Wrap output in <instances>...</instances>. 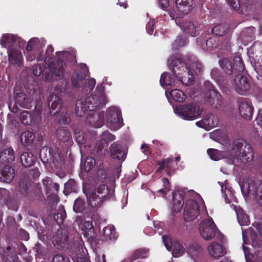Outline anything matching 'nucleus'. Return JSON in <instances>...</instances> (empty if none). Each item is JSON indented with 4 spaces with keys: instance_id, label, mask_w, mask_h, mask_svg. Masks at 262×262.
<instances>
[{
    "instance_id": "f257e3e1",
    "label": "nucleus",
    "mask_w": 262,
    "mask_h": 262,
    "mask_svg": "<svg viewBox=\"0 0 262 262\" xmlns=\"http://www.w3.org/2000/svg\"><path fill=\"white\" fill-rule=\"evenodd\" d=\"M207 154L212 160L218 161L226 158L237 166H241L243 164L251 161L254 156L250 145L242 140L234 141L230 156L228 151H222L214 148L208 149Z\"/></svg>"
},
{
    "instance_id": "f03ea898",
    "label": "nucleus",
    "mask_w": 262,
    "mask_h": 262,
    "mask_svg": "<svg viewBox=\"0 0 262 262\" xmlns=\"http://www.w3.org/2000/svg\"><path fill=\"white\" fill-rule=\"evenodd\" d=\"M53 50L51 46H49L46 50L45 58L46 67L43 73L45 78L52 82L61 79L64 77L66 68L64 59L70 55V53L67 51L57 52V61H53L51 56Z\"/></svg>"
},
{
    "instance_id": "7ed1b4c3",
    "label": "nucleus",
    "mask_w": 262,
    "mask_h": 262,
    "mask_svg": "<svg viewBox=\"0 0 262 262\" xmlns=\"http://www.w3.org/2000/svg\"><path fill=\"white\" fill-rule=\"evenodd\" d=\"M25 44V40L14 34L4 33L0 37V45L7 50L10 64L17 68L23 66V56L20 49Z\"/></svg>"
},
{
    "instance_id": "20e7f679",
    "label": "nucleus",
    "mask_w": 262,
    "mask_h": 262,
    "mask_svg": "<svg viewBox=\"0 0 262 262\" xmlns=\"http://www.w3.org/2000/svg\"><path fill=\"white\" fill-rule=\"evenodd\" d=\"M106 99L102 85H98L93 95L86 98L84 101H78L76 103V113L79 117H83L87 111L93 112L97 108L103 107Z\"/></svg>"
},
{
    "instance_id": "39448f33",
    "label": "nucleus",
    "mask_w": 262,
    "mask_h": 262,
    "mask_svg": "<svg viewBox=\"0 0 262 262\" xmlns=\"http://www.w3.org/2000/svg\"><path fill=\"white\" fill-rule=\"evenodd\" d=\"M83 191L88 204L92 208H97L101 207L105 201L114 199V190L110 189L104 184L100 185L94 189L83 190Z\"/></svg>"
},
{
    "instance_id": "423d86ee",
    "label": "nucleus",
    "mask_w": 262,
    "mask_h": 262,
    "mask_svg": "<svg viewBox=\"0 0 262 262\" xmlns=\"http://www.w3.org/2000/svg\"><path fill=\"white\" fill-rule=\"evenodd\" d=\"M190 196L185 204L184 210V219L188 222L195 219L200 212L207 213L206 208L201 195L193 190L187 192Z\"/></svg>"
},
{
    "instance_id": "0eeeda50",
    "label": "nucleus",
    "mask_w": 262,
    "mask_h": 262,
    "mask_svg": "<svg viewBox=\"0 0 262 262\" xmlns=\"http://www.w3.org/2000/svg\"><path fill=\"white\" fill-rule=\"evenodd\" d=\"M168 64L172 68V71L176 77L183 85H189L193 83L194 76L185 62L178 58L172 60L168 59Z\"/></svg>"
},
{
    "instance_id": "6e6552de",
    "label": "nucleus",
    "mask_w": 262,
    "mask_h": 262,
    "mask_svg": "<svg viewBox=\"0 0 262 262\" xmlns=\"http://www.w3.org/2000/svg\"><path fill=\"white\" fill-rule=\"evenodd\" d=\"M194 7V0H176V7H169L167 12L171 19H174L190 13Z\"/></svg>"
},
{
    "instance_id": "1a4fd4ad",
    "label": "nucleus",
    "mask_w": 262,
    "mask_h": 262,
    "mask_svg": "<svg viewBox=\"0 0 262 262\" xmlns=\"http://www.w3.org/2000/svg\"><path fill=\"white\" fill-rule=\"evenodd\" d=\"M174 113L184 120L196 119L202 113V110L194 103L179 105L173 108Z\"/></svg>"
},
{
    "instance_id": "9d476101",
    "label": "nucleus",
    "mask_w": 262,
    "mask_h": 262,
    "mask_svg": "<svg viewBox=\"0 0 262 262\" xmlns=\"http://www.w3.org/2000/svg\"><path fill=\"white\" fill-rule=\"evenodd\" d=\"M107 126L112 130L119 129L123 125V119L120 110L116 106L108 107L104 114Z\"/></svg>"
},
{
    "instance_id": "9b49d317",
    "label": "nucleus",
    "mask_w": 262,
    "mask_h": 262,
    "mask_svg": "<svg viewBox=\"0 0 262 262\" xmlns=\"http://www.w3.org/2000/svg\"><path fill=\"white\" fill-rule=\"evenodd\" d=\"M204 85L207 91L204 97L205 103L212 106L214 108H219L223 103L222 96L220 93L214 89V88L209 81H205Z\"/></svg>"
},
{
    "instance_id": "f8f14e48",
    "label": "nucleus",
    "mask_w": 262,
    "mask_h": 262,
    "mask_svg": "<svg viewBox=\"0 0 262 262\" xmlns=\"http://www.w3.org/2000/svg\"><path fill=\"white\" fill-rule=\"evenodd\" d=\"M75 223L82 231V234L89 243L92 244L98 243L97 235L94 232L91 221H86L79 216L76 218Z\"/></svg>"
},
{
    "instance_id": "ddd939ff",
    "label": "nucleus",
    "mask_w": 262,
    "mask_h": 262,
    "mask_svg": "<svg viewBox=\"0 0 262 262\" xmlns=\"http://www.w3.org/2000/svg\"><path fill=\"white\" fill-rule=\"evenodd\" d=\"M244 196H248L262 206V183L256 185L254 183H244L241 187Z\"/></svg>"
},
{
    "instance_id": "4468645a",
    "label": "nucleus",
    "mask_w": 262,
    "mask_h": 262,
    "mask_svg": "<svg viewBox=\"0 0 262 262\" xmlns=\"http://www.w3.org/2000/svg\"><path fill=\"white\" fill-rule=\"evenodd\" d=\"M199 231L204 239L209 241L214 237L219 231L213 220L208 217L201 222Z\"/></svg>"
},
{
    "instance_id": "2eb2a0df",
    "label": "nucleus",
    "mask_w": 262,
    "mask_h": 262,
    "mask_svg": "<svg viewBox=\"0 0 262 262\" xmlns=\"http://www.w3.org/2000/svg\"><path fill=\"white\" fill-rule=\"evenodd\" d=\"M255 228L256 232L250 227L247 231H242L243 239L244 244H247L249 237H250L252 241L253 246L257 244V239L260 240L262 237V224L258 223H255L253 224Z\"/></svg>"
},
{
    "instance_id": "dca6fc26",
    "label": "nucleus",
    "mask_w": 262,
    "mask_h": 262,
    "mask_svg": "<svg viewBox=\"0 0 262 262\" xmlns=\"http://www.w3.org/2000/svg\"><path fill=\"white\" fill-rule=\"evenodd\" d=\"M43 185L46 188V194L48 198L53 195L55 201L57 203L59 201L56 193L59 189V186L58 183H54L52 180L49 177H46L42 180Z\"/></svg>"
},
{
    "instance_id": "f3484780",
    "label": "nucleus",
    "mask_w": 262,
    "mask_h": 262,
    "mask_svg": "<svg viewBox=\"0 0 262 262\" xmlns=\"http://www.w3.org/2000/svg\"><path fill=\"white\" fill-rule=\"evenodd\" d=\"M14 99L15 103L21 107L29 109L32 106V99L21 91L14 90Z\"/></svg>"
},
{
    "instance_id": "a211bd4d",
    "label": "nucleus",
    "mask_w": 262,
    "mask_h": 262,
    "mask_svg": "<svg viewBox=\"0 0 262 262\" xmlns=\"http://www.w3.org/2000/svg\"><path fill=\"white\" fill-rule=\"evenodd\" d=\"M196 125L206 130L216 127L219 124V118L212 114L206 115L203 120L195 123Z\"/></svg>"
},
{
    "instance_id": "6ab92c4d",
    "label": "nucleus",
    "mask_w": 262,
    "mask_h": 262,
    "mask_svg": "<svg viewBox=\"0 0 262 262\" xmlns=\"http://www.w3.org/2000/svg\"><path fill=\"white\" fill-rule=\"evenodd\" d=\"M234 84L236 91L241 95H244L250 88V83L247 78L240 74L234 78Z\"/></svg>"
},
{
    "instance_id": "aec40b11",
    "label": "nucleus",
    "mask_w": 262,
    "mask_h": 262,
    "mask_svg": "<svg viewBox=\"0 0 262 262\" xmlns=\"http://www.w3.org/2000/svg\"><path fill=\"white\" fill-rule=\"evenodd\" d=\"M185 193L186 192L184 189H178L173 192V207L171 209L172 213H178L181 211Z\"/></svg>"
},
{
    "instance_id": "412c9836",
    "label": "nucleus",
    "mask_w": 262,
    "mask_h": 262,
    "mask_svg": "<svg viewBox=\"0 0 262 262\" xmlns=\"http://www.w3.org/2000/svg\"><path fill=\"white\" fill-rule=\"evenodd\" d=\"M88 122L95 127H101L104 124V113H90L88 116Z\"/></svg>"
},
{
    "instance_id": "4be33fe9",
    "label": "nucleus",
    "mask_w": 262,
    "mask_h": 262,
    "mask_svg": "<svg viewBox=\"0 0 262 262\" xmlns=\"http://www.w3.org/2000/svg\"><path fill=\"white\" fill-rule=\"evenodd\" d=\"M239 112L241 116L246 120L251 119L253 107L251 102L248 101L242 100L240 102L239 105Z\"/></svg>"
},
{
    "instance_id": "5701e85b",
    "label": "nucleus",
    "mask_w": 262,
    "mask_h": 262,
    "mask_svg": "<svg viewBox=\"0 0 262 262\" xmlns=\"http://www.w3.org/2000/svg\"><path fill=\"white\" fill-rule=\"evenodd\" d=\"M219 183L221 185L222 192L223 193V196L226 203L237 202L234 192L232 188L229 186L226 181L224 183L219 182Z\"/></svg>"
},
{
    "instance_id": "b1692460",
    "label": "nucleus",
    "mask_w": 262,
    "mask_h": 262,
    "mask_svg": "<svg viewBox=\"0 0 262 262\" xmlns=\"http://www.w3.org/2000/svg\"><path fill=\"white\" fill-rule=\"evenodd\" d=\"M88 69L85 64L81 65V71H77L72 76V81L75 87L79 88L83 85L84 78Z\"/></svg>"
},
{
    "instance_id": "393cba45",
    "label": "nucleus",
    "mask_w": 262,
    "mask_h": 262,
    "mask_svg": "<svg viewBox=\"0 0 262 262\" xmlns=\"http://www.w3.org/2000/svg\"><path fill=\"white\" fill-rule=\"evenodd\" d=\"M176 24L185 33L190 34L191 36L196 35L198 31L193 23L190 21L184 22L180 17L174 19Z\"/></svg>"
},
{
    "instance_id": "a878e982",
    "label": "nucleus",
    "mask_w": 262,
    "mask_h": 262,
    "mask_svg": "<svg viewBox=\"0 0 262 262\" xmlns=\"http://www.w3.org/2000/svg\"><path fill=\"white\" fill-rule=\"evenodd\" d=\"M208 251L211 256L215 258L222 257L226 253L222 245L215 242H211L209 244Z\"/></svg>"
},
{
    "instance_id": "bb28decb",
    "label": "nucleus",
    "mask_w": 262,
    "mask_h": 262,
    "mask_svg": "<svg viewBox=\"0 0 262 262\" xmlns=\"http://www.w3.org/2000/svg\"><path fill=\"white\" fill-rule=\"evenodd\" d=\"M115 139V136L110 132L107 131L103 132L96 145L97 151H101L104 147H107L108 142L113 141Z\"/></svg>"
},
{
    "instance_id": "cd10ccee",
    "label": "nucleus",
    "mask_w": 262,
    "mask_h": 262,
    "mask_svg": "<svg viewBox=\"0 0 262 262\" xmlns=\"http://www.w3.org/2000/svg\"><path fill=\"white\" fill-rule=\"evenodd\" d=\"M62 105V99L56 95H52L49 98V105L51 113L55 114L59 112Z\"/></svg>"
},
{
    "instance_id": "c85d7f7f",
    "label": "nucleus",
    "mask_w": 262,
    "mask_h": 262,
    "mask_svg": "<svg viewBox=\"0 0 262 262\" xmlns=\"http://www.w3.org/2000/svg\"><path fill=\"white\" fill-rule=\"evenodd\" d=\"M111 156L113 159L123 161L125 158V152L122 147L118 144L114 143L110 146Z\"/></svg>"
},
{
    "instance_id": "c756f323",
    "label": "nucleus",
    "mask_w": 262,
    "mask_h": 262,
    "mask_svg": "<svg viewBox=\"0 0 262 262\" xmlns=\"http://www.w3.org/2000/svg\"><path fill=\"white\" fill-rule=\"evenodd\" d=\"M46 41L43 38L33 37L31 38L26 46V51L40 50L42 47L45 46Z\"/></svg>"
},
{
    "instance_id": "7c9ffc66",
    "label": "nucleus",
    "mask_w": 262,
    "mask_h": 262,
    "mask_svg": "<svg viewBox=\"0 0 262 262\" xmlns=\"http://www.w3.org/2000/svg\"><path fill=\"white\" fill-rule=\"evenodd\" d=\"M68 240V236L60 231H58L53 239V244L57 249L64 248L66 247Z\"/></svg>"
},
{
    "instance_id": "2f4dec72",
    "label": "nucleus",
    "mask_w": 262,
    "mask_h": 262,
    "mask_svg": "<svg viewBox=\"0 0 262 262\" xmlns=\"http://www.w3.org/2000/svg\"><path fill=\"white\" fill-rule=\"evenodd\" d=\"M56 135L59 141L63 142H70L72 140L71 133L66 127H61L57 129Z\"/></svg>"
},
{
    "instance_id": "473e14b6",
    "label": "nucleus",
    "mask_w": 262,
    "mask_h": 262,
    "mask_svg": "<svg viewBox=\"0 0 262 262\" xmlns=\"http://www.w3.org/2000/svg\"><path fill=\"white\" fill-rule=\"evenodd\" d=\"M234 209L236 212L238 222L241 226H247L250 224V220L248 215L244 212L242 208L239 206H234Z\"/></svg>"
},
{
    "instance_id": "72a5a7b5",
    "label": "nucleus",
    "mask_w": 262,
    "mask_h": 262,
    "mask_svg": "<svg viewBox=\"0 0 262 262\" xmlns=\"http://www.w3.org/2000/svg\"><path fill=\"white\" fill-rule=\"evenodd\" d=\"M14 177V170L8 166H5L1 172L0 179L5 182H11Z\"/></svg>"
},
{
    "instance_id": "f704fd0d",
    "label": "nucleus",
    "mask_w": 262,
    "mask_h": 262,
    "mask_svg": "<svg viewBox=\"0 0 262 262\" xmlns=\"http://www.w3.org/2000/svg\"><path fill=\"white\" fill-rule=\"evenodd\" d=\"M165 94L167 98L169 95L175 101L179 102H183L186 98L185 93L179 89L172 90L168 93V92L166 91Z\"/></svg>"
},
{
    "instance_id": "c9c22d12",
    "label": "nucleus",
    "mask_w": 262,
    "mask_h": 262,
    "mask_svg": "<svg viewBox=\"0 0 262 262\" xmlns=\"http://www.w3.org/2000/svg\"><path fill=\"white\" fill-rule=\"evenodd\" d=\"M160 84L162 86H174L176 85V81L171 77L170 74L164 72L162 74L160 80Z\"/></svg>"
},
{
    "instance_id": "e433bc0d",
    "label": "nucleus",
    "mask_w": 262,
    "mask_h": 262,
    "mask_svg": "<svg viewBox=\"0 0 262 262\" xmlns=\"http://www.w3.org/2000/svg\"><path fill=\"white\" fill-rule=\"evenodd\" d=\"M34 138V134L29 130H26L23 132L20 136L21 142L26 146L32 144Z\"/></svg>"
},
{
    "instance_id": "4c0bfd02",
    "label": "nucleus",
    "mask_w": 262,
    "mask_h": 262,
    "mask_svg": "<svg viewBox=\"0 0 262 262\" xmlns=\"http://www.w3.org/2000/svg\"><path fill=\"white\" fill-rule=\"evenodd\" d=\"M26 58L28 60L32 61L36 59L37 60H41L44 56L41 50H31L26 51L25 53Z\"/></svg>"
},
{
    "instance_id": "58836bf2",
    "label": "nucleus",
    "mask_w": 262,
    "mask_h": 262,
    "mask_svg": "<svg viewBox=\"0 0 262 262\" xmlns=\"http://www.w3.org/2000/svg\"><path fill=\"white\" fill-rule=\"evenodd\" d=\"M219 63L221 68L227 74L231 75L232 73L234 71L233 65L228 59L223 58L219 60Z\"/></svg>"
},
{
    "instance_id": "ea45409f",
    "label": "nucleus",
    "mask_w": 262,
    "mask_h": 262,
    "mask_svg": "<svg viewBox=\"0 0 262 262\" xmlns=\"http://www.w3.org/2000/svg\"><path fill=\"white\" fill-rule=\"evenodd\" d=\"M35 114H31L29 112L23 111L20 115V119L23 124L25 125H29L33 123L36 119Z\"/></svg>"
},
{
    "instance_id": "a19ab883",
    "label": "nucleus",
    "mask_w": 262,
    "mask_h": 262,
    "mask_svg": "<svg viewBox=\"0 0 262 262\" xmlns=\"http://www.w3.org/2000/svg\"><path fill=\"white\" fill-rule=\"evenodd\" d=\"M171 253L174 257L182 256L187 250L184 246L179 242L176 241L173 244Z\"/></svg>"
},
{
    "instance_id": "79ce46f5",
    "label": "nucleus",
    "mask_w": 262,
    "mask_h": 262,
    "mask_svg": "<svg viewBox=\"0 0 262 262\" xmlns=\"http://www.w3.org/2000/svg\"><path fill=\"white\" fill-rule=\"evenodd\" d=\"M20 160L23 164L26 166H31L33 165L35 162V158L33 157L32 154L25 152L20 157Z\"/></svg>"
},
{
    "instance_id": "37998d69",
    "label": "nucleus",
    "mask_w": 262,
    "mask_h": 262,
    "mask_svg": "<svg viewBox=\"0 0 262 262\" xmlns=\"http://www.w3.org/2000/svg\"><path fill=\"white\" fill-rule=\"evenodd\" d=\"M228 28V24H221L214 26L212 29V32L216 35L223 36L227 33Z\"/></svg>"
},
{
    "instance_id": "c03bdc74",
    "label": "nucleus",
    "mask_w": 262,
    "mask_h": 262,
    "mask_svg": "<svg viewBox=\"0 0 262 262\" xmlns=\"http://www.w3.org/2000/svg\"><path fill=\"white\" fill-rule=\"evenodd\" d=\"M14 150L11 148L4 149L1 153V159L6 162H10L14 160Z\"/></svg>"
},
{
    "instance_id": "a18cd8bd",
    "label": "nucleus",
    "mask_w": 262,
    "mask_h": 262,
    "mask_svg": "<svg viewBox=\"0 0 262 262\" xmlns=\"http://www.w3.org/2000/svg\"><path fill=\"white\" fill-rule=\"evenodd\" d=\"M103 234L106 239L114 240L116 238L115 228L113 226H108L104 228Z\"/></svg>"
},
{
    "instance_id": "49530a36",
    "label": "nucleus",
    "mask_w": 262,
    "mask_h": 262,
    "mask_svg": "<svg viewBox=\"0 0 262 262\" xmlns=\"http://www.w3.org/2000/svg\"><path fill=\"white\" fill-rule=\"evenodd\" d=\"M233 68L234 71H236L239 72L244 71L245 67L240 56L236 55L234 57Z\"/></svg>"
},
{
    "instance_id": "de8ad7c7",
    "label": "nucleus",
    "mask_w": 262,
    "mask_h": 262,
    "mask_svg": "<svg viewBox=\"0 0 262 262\" xmlns=\"http://www.w3.org/2000/svg\"><path fill=\"white\" fill-rule=\"evenodd\" d=\"M202 247L198 244L194 243L189 245L187 248L186 252L190 256H195L201 251Z\"/></svg>"
},
{
    "instance_id": "09e8293b",
    "label": "nucleus",
    "mask_w": 262,
    "mask_h": 262,
    "mask_svg": "<svg viewBox=\"0 0 262 262\" xmlns=\"http://www.w3.org/2000/svg\"><path fill=\"white\" fill-rule=\"evenodd\" d=\"M85 204L81 198H77L74 202L73 210L76 213L82 212L85 209Z\"/></svg>"
},
{
    "instance_id": "8fccbe9b",
    "label": "nucleus",
    "mask_w": 262,
    "mask_h": 262,
    "mask_svg": "<svg viewBox=\"0 0 262 262\" xmlns=\"http://www.w3.org/2000/svg\"><path fill=\"white\" fill-rule=\"evenodd\" d=\"M147 250L144 249H138L134 252L131 257L130 261H134L135 260L145 258L147 256Z\"/></svg>"
},
{
    "instance_id": "3c124183",
    "label": "nucleus",
    "mask_w": 262,
    "mask_h": 262,
    "mask_svg": "<svg viewBox=\"0 0 262 262\" xmlns=\"http://www.w3.org/2000/svg\"><path fill=\"white\" fill-rule=\"evenodd\" d=\"M75 181L73 179H70L66 183L64 184L63 193L66 195H68L69 193L75 191Z\"/></svg>"
},
{
    "instance_id": "603ef678",
    "label": "nucleus",
    "mask_w": 262,
    "mask_h": 262,
    "mask_svg": "<svg viewBox=\"0 0 262 262\" xmlns=\"http://www.w3.org/2000/svg\"><path fill=\"white\" fill-rule=\"evenodd\" d=\"M66 216L67 214L65 210L62 207H61L59 209L58 212L56 214H55L54 216V219L58 224H60L66 218Z\"/></svg>"
},
{
    "instance_id": "864d4df0",
    "label": "nucleus",
    "mask_w": 262,
    "mask_h": 262,
    "mask_svg": "<svg viewBox=\"0 0 262 262\" xmlns=\"http://www.w3.org/2000/svg\"><path fill=\"white\" fill-rule=\"evenodd\" d=\"M173 163V160L172 158H167L166 160H163L159 162V170H162L165 168H171Z\"/></svg>"
},
{
    "instance_id": "5fc2aeb1",
    "label": "nucleus",
    "mask_w": 262,
    "mask_h": 262,
    "mask_svg": "<svg viewBox=\"0 0 262 262\" xmlns=\"http://www.w3.org/2000/svg\"><path fill=\"white\" fill-rule=\"evenodd\" d=\"M187 43V39L186 38L182 36H178L172 43V47L176 49L179 47L184 46Z\"/></svg>"
},
{
    "instance_id": "6e6d98bb",
    "label": "nucleus",
    "mask_w": 262,
    "mask_h": 262,
    "mask_svg": "<svg viewBox=\"0 0 262 262\" xmlns=\"http://www.w3.org/2000/svg\"><path fill=\"white\" fill-rule=\"evenodd\" d=\"M95 164L94 159L92 157H88L84 164V169L85 171H90Z\"/></svg>"
},
{
    "instance_id": "4d7b16f0",
    "label": "nucleus",
    "mask_w": 262,
    "mask_h": 262,
    "mask_svg": "<svg viewBox=\"0 0 262 262\" xmlns=\"http://www.w3.org/2000/svg\"><path fill=\"white\" fill-rule=\"evenodd\" d=\"M206 46L207 50H212L219 46V42L215 38L211 37L206 40Z\"/></svg>"
},
{
    "instance_id": "13d9d810",
    "label": "nucleus",
    "mask_w": 262,
    "mask_h": 262,
    "mask_svg": "<svg viewBox=\"0 0 262 262\" xmlns=\"http://www.w3.org/2000/svg\"><path fill=\"white\" fill-rule=\"evenodd\" d=\"M189 69L191 70V73L193 76L192 71H193L195 73H200L202 70L203 66L200 62L196 61L190 64V68H189Z\"/></svg>"
},
{
    "instance_id": "bf43d9fd",
    "label": "nucleus",
    "mask_w": 262,
    "mask_h": 262,
    "mask_svg": "<svg viewBox=\"0 0 262 262\" xmlns=\"http://www.w3.org/2000/svg\"><path fill=\"white\" fill-rule=\"evenodd\" d=\"M163 242L164 246L168 251H170L173 247V244L172 239L168 236H162Z\"/></svg>"
},
{
    "instance_id": "052dcab7",
    "label": "nucleus",
    "mask_w": 262,
    "mask_h": 262,
    "mask_svg": "<svg viewBox=\"0 0 262 262\" xmlns=\"http://www.w3.org/2000/svg\"><path fill=\"white\" fill-rule=\"evenodd\" d=\"M75 138H76L77 143L79 145H82L83 144H84L85 141V138L84 136L83 133H82L81 132H80V131H78V132L75 131Z\"/></svg>"
},
{
    "instance_id": "680f3d73",
    "label": "nucleus",
    "mask_w": 262,
    "mask_h": 262,
    "mask_svg": "<svg viewBox=\"0 0 262 262\" xmlns=\"http://www.w3.org/2000/svg\"><path fill=\"white\" fill-rule=\"evenodd\" d=\"M44 71L45 69L42 70V68L40 67V65L38 64L35 65L33 68V73L34 75L38 76H40L41 74H42V76L44 78V79L47 80V79L45 78L43 75ZM48 81L49 80H48Z\"/></svg>"
},
{
    "instance_id": "e2e57ef3",
    "label": "nucleus",
    "mask_w": 262,
    "mask_h": 262,
    "mask_svg": "<svg viewBox=\"0 0 262 262\" xmlns=\"http://www.w3.org/2000/svg\"><path fill=\"white\" fill-rule=\"evenodd\" d=\"M164 188L159 189L158 192L160 193L165 194L169 189V183L167 179H162Z\"/></svg>"
},
{
    "instance_id": "0e129e2a",
    "label": "nucleus",
    "mask_w": 262,
    "mask_h": 262,
    "mask_svg": "<svg viewBox=\"0 0 262 262\" xmlns=\"http://www.w3.org/2000/svg\"><path fill=\"white\" fill-rule=\"evenodd\" d=\"M96 84V80L94 78L90 79L88 81V85L84 86V91L86 92L91 91L93 89Z\"/></svg>"
},
{
    "instance_id": "69168bd1",
    "label": "nucleus",
    "mask_w": 262,
    "mask_h": 262,
    "mask_svg": "<svg viewBox=\"0 0 262 262\" xmlns=\"http://www.w3.org/2000/svg\"><path fill=\"white\" fill-rule=\"evenodd\" d=\"M155 20L150 19L146 25V30L149 34H152L154 30Z\"/></svg>"
},
{
    "instance_id": "338daca9",
    "label": "nucleus",
    "mask_w": 262,
    "mask_h": 262,
    "mask_svg": "<svg viewBox=\"0 0 262 262\" xmlns=\"http://www.w3.org/2000/svg\"><path fill=\"white\" fill-rule=\"evenodd\" d=\"M52 262H69L68 258L63 257V256L60 254L55 255L53 259Z\"/></svg>"
},
{
    "instance_id": "774afa93",
    "label": "nucleus",
    "mask_w": 262,
    "mask_h": 262,
    "mask_svg": "<svg viewBox=\"0 0 262 262\" xmlns=\"http://www.w3.org/2000/svg\"><path fill=\"white\" fill-rule=\"evenodd\" d=\"M70 116L68 114H62L59 119V122L63 124H68L70 122Z\"/></svg>"
}]
</instances>
